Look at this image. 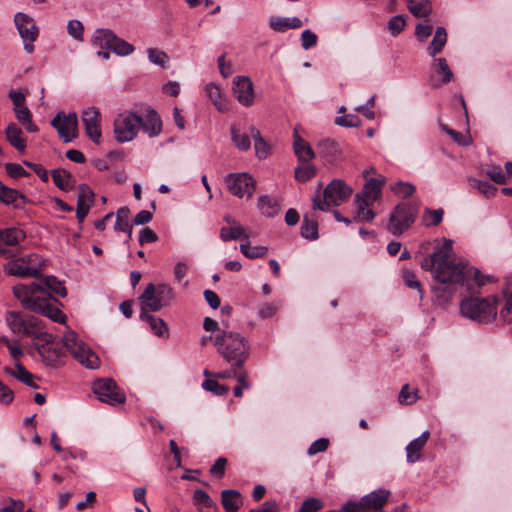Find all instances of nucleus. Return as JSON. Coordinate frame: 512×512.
<instances>
[{
	"mask_svg": "<svg viewBox=\"0 0 512 512\" xmlns=\"http://www.w3.org/2000/svg\"><path fill=\"white\" fill-rule=\"evenodd\" d=\"M420 266L430 271L438 282L432 288L437 303L447 305L456 293L455 285L463 284L466 268L462 261L456 259L452 241L445 239L441 246L421 260Z\"/></svg>",
	"mask_w": 512,
	"mask_h": 512,
	"instance_id": "f257e3e1",
	"label": "nucleus"
},
{
	"mask_svg": "<svg viewBox=\"0 0 512 512\" xmlns=\"http://www.w3.org/2000/svg\"><path fill=\"white\" fill-rule=\"evenodd\" d=\"M203 328L210 334L201 338V345L213 341L226 362H233L237 367L243 366L248 357V346L243 336L230 329L227 322H203Z\"/></svg>",
	"mask_w": 512,
	"mask_h": 512,
	"instance_id": "f03ea898",
	"label": "nucleus"
},
{
	"mask_svg": "<svg viewBox=\"0 0 512 512\" xmlns=\"http://www.w3.org/2000/svg\"><path fill=\"white\" fill-rule=\"evenodd\" d=\"M140 130L149 138L162 132V121L155 110L148 109L144 117L132 111H124L114 119L113 133L118 143L131 142Z\"/></svg>",
	"mask_w": 512,
	"mask_h": 512,
	"instance_id": "7ed1b4c3",
	"label": "nucleus"
},
{
	"mask_svg": "<svg viewBox=\"0 0 512 512\" xmlns=\"http://www.w3.org/2000/svg\"><path fill=\"white\" fill-rule=\"evenodd\" d=\"M41 323L42 322H9V327L13 332L32 337L34 346L46 365L55 367L61 362L64 356V350L59 343L55 342L57 336L44 330Z\"/></svg>",
	"mask_w": 512,
	"mask_h": 512,
	"instance_id": "20e7f679",
	"label": "nucleus"
},
{
	"mask_svg": "<svg viewBox=\"0 0 512 512\" xmlns=\"http://www.w3.org/2000/svg\"><path fill=\"white\" fill-rule=\"evenodd\" d=\"M386 183L383 175L367 179L361 192L354 199V221L371 222L376 216L374 204L382 195V187Z\"/></svg>",
	"mask_w": 512,
	"mask_h": 512,
	"instance_id": "39448f33",
	"label": "nucleus"
},
{
	"mask_svg": "<svg viewBox=\"0 0 512 512\" xmlns=\"http://www.w3.org/2000/svg\"><path fill=\"white\" fill-rule=\"evenodd\" d=\"M175 294L172 287L165 283H149L137 298L141 320H156L149 313L157 312L171 304ZM157 320H161L158 318Z\"/></svg>",
	"mask_w": 512,
	"mask_h": 512,
	"instance_id": "423d86ee",
	"label": "nucleus"
},
{
	"mask_svg": "<svg viewBox=\"0 0 512 512\" xmlns=\"http://www.w3.org/2000/svg\"><path fill=\"white\" fill-rule=\"evenodd\" d=\"M24 284L13 287L14 296L22 303V305L37 314H40L49 320H67V316L62 312L60 307L62 304L54 297H31Z\"/></svg>",
	"mask_w": 512,
	"mask_h": 512,
	"instance_id": "0eeeda50",
	"label": "nucleus"
},
{
	"mask_svg": "<svg viewBox=\"0 0 512 512\" xmlns=\"http://www.w3.org/2000/svg\"><path fill=\"white\" fill-rule=\"evenodd\" d=\"M497 304L498 298L496 296L468 297L461 301L460 312L463 317L471 320L495 319Z\"/></svg>",
	"mask_w": 512,
	"mask_h": 512,
	"instance_id": "6e6552de",
	"label": "nucleus"
},
{
	"mask_svg": "<svg viewBox=\"0 0 512 512\" xmlns=\"http://www.w3.org/2000/svg\"><path fill=\"white\" fill-rule=\"evenodd\" d=\"M63 344L71 355L83 366L89 369L98 368V356L79 338L76 332L68 330L62 338Z\"/></svg>",
	"mask_w": 512,
	"mask_h": 512,
	"instance_id": "1a4fd4ad",
	"label": "nucleus"
},
{
	"mask_svg": "<svg viewBox=\"0 0 512 512\" xmlns=\"http://www.w3.org/2000/svg\"><path fill=\"white\" fill-rule=\"evenodd\" d=\"M350 192V188L343 181L335 179L324 190L323 200L320 199L319 194L313 198V208L327 211L331 205L338 206L343 203L349 197Z\"/></svg>",
	"mask_w": 512,
	"mask_h": 512,
	"instance_id": "9d476101",
	"label": "nucleus"
},
{
	"mask_svg": "<svg viewBox=\"0 0 512 512\" xmlns=\"http://www.w3.org/2000/svg\"><path fill=\"white\" fill-rule=\"evenodd\" d=\"M93 392L99 401L112 406L122 404L126 400L124 391L120 389L111 378H103L95 381L93 383Z\"/></svg>",
	"mask_w": 512,
	"mask_h": 512,
	"instance_id": "9b49d317",
	"label": "nucleus"
},
{
	"mask_svg": "<svg viewBox=\"0 0 512 512\" xmlns=\"http://www.w3.org/2000/svg\"><path fill=\"white\" fill-rule=\"evenodd\" d=\"M415 221L414 209L406 204H398L389 218L388 230L395 236L401 235Z\"/></svg>",
	"mask_w": 512,
	"mask_h": 512,
	"instance_id": "f8f14e48",
	"label": "nucleus"
},
{
	"mask_svg": "<svg viewBox=\"0 0 512 512\" xmlns=\"http://www.w3.org/2000/svg\"><path fill=\"white\" fill-rule=\"evenodd\" d=\"M14 22L24 42V50L28 54H32L34 52L33 42L37 39L39 34L38 27L29 15L21 12L15 14Z\"/></svg>",
	"mask_w": 512,
	"mask_h": 512,
	"instance_id": "ddd939ff",
	"label": "nucleus"
},
{
	"mask_svg": "<svg viewBox=\"0 0 512 512\" xmlns=\"http://www.w3.org/2000/svg\"><path fill=\"white\" fill-rule=\"evenodd\" d=\"M225 183L230 193L239 198H251L256 189V181L248 173L229 174Z\"/></svg>",
	"mask_w": 512,
	"mask_h": 512,
	"instance_id": "4468645a",
	"label": "nucleus"
},
{
	"mask_svg": "<svg viewBox=\"0 0 512 512\" xmlns=\"http://www.w3.org/2000/svg\"><path fill=\"white\" fill-rule=\"evenodd\" d=\"M391 492L387 489H378L363 496L357 503L354 502V512H384Z\"/></svg>",
	"mask_w": 512,
	"mask_h": 512,
	"instance_id": "2eb2a0df",
	"label": "nucleus"
},
{
	"mask_svg": "<svg viewBox=\"0 0 512 512\" xmlns=\"http://www.w3.org/2000/svg\"><path fill=\"white\" fill-rule=\"evenodd\" d=\"M51 125L57 130L59 137L65 143H68L77 136L78 116L75 112L68 114L59 112L52 119Z\"/></svg>",
	"mask_w": 512,
	"mask_h": 512,
	"instance_id": "dca6fc26",
	"label": "nucleus"
},
{
	"mask_svg": "<svg viewBox=\"0 0 512 512\" xmlns=\"http://www.w3.org/2000/svg\"><path fill=\"white\" fill-rule=\"evenodd\" d=\"M430 68L429 84L431 87L440 88L454 80V74L445 58L433 57Z\"/></svg>",
	"mask_w": 512,
	"mask_h": 512,
	"instance_id": "f3484780",
	"label": "nucleus"
},
{
	"mask_svg": "<svg viewBox=\"0 0 512 512\" xmlns=\"http://www.w3.org/2000/svg\"><path fill=\"white\" fill-rule=\"evenodd\" d=\"M81 121L84 125L86 135L96 144L101 140V114L98 108L91 106L83 110Z\"/></svg>",
	"mask_w": 512,
	"mask_h": 512,
	"instance_id": "a211bd4d",
	"label": "nucleus"
},
{
	"mask_svg": "<svg viewBox=\"0 0 512 512\" xmlns=\"http://www.w3.org/2000/svg\"><path fill=\"white\" fill-rule=\"evenodd\" d=\"M233 94L243 106H251L254 102V90L250 78L237 76L233 81Z\"/></svg>",
	"mask_w": 512,
	"mask_h": 512,
	"instance_id": "6ab92c4d",
	"label": "nucleus"
},
{
	"mask_svg": "<svg viewBox=\"0 0 512 512\" xmlns=\"http://www.w3.org/2000/svg\"><path fill=\"white\" fill-rule=\"evenodd\" d=\"M5 271L12 276L21 278H40L42 277L41 266L25 265L24 260H11L5 266Z\"/></svg>",
	"mask_w": 512,
	"mask_h": 512,
	"instance_id": "aec40b11",
	"label": "nucleus"
},
{
	"mask_svg": "<svg viewBox=\"0 0 512 512\" xmlns=\"http://www.w3.org/2000/svg\"><path fill=\"white\" fill-rule=\"evenodd\" d=\"M78 190L76 217L79 222H82L88 215L91 206L94 204L95 194L86 184L79 185Z\"/></svg>",
	"mask_w": 512,
	"mask_h": 512,
	"instance_id": "412c9836",
	"label": "nucleus"
},
{
	"mask_svg": "<svg viewBox=\"0 0 512 512\" xmlns=\"http://www.w3.org/2000/svg\"><path fill=\"white\" fill-rule=\"evenodd\" d=\"M25 238V232L19 228L12 227L0 230V254L4 255L8 252L7 249L3 248V245L17 246L23 242Z\"/></svg>",
	"mask_w": 512,
	"mask_h": 512,
	"instance_id": "4be33fe9",
	"label": "nucleus"
},
{
	"mask_svg": "<svg viewBox=\"0 0 512 512\" xmlns=\"http://www.w3.org/2000/svg\"><path fill=\"white\" fill-rule=\"evenodd\" d=\"M430 437V432L428 430L422 432V434L412 440L407 446H406V459L408 463H415L421 458V451L423 450L424 446L426 445L428 439Z\"/></svg>",
	"mask_w": 512,
	"mask_h": 512,
	"instance_id": "5701e85b",
	"label": "nucleus"
},
{
	"mask_svg": "<svg viewBox=\"0 0 512 512\" xmlns=\"http://www.w3.org/2000/svg\"><path fill=\"white\" fill-rule=\"evenodd\" d=\"M317 150L328 162H334L342 153L339 143L330 138L320 140L317 144Z\"/></svg>",
	"mask_w": 512,
	"mask_h": 512,
	"instance_id": "b1692460",
	"label": "nucleus"
},
{
	"mask_svg": "<svg viewBox=\"0 0 512 512\" xmlns=\"http://www.w3.org/2000/svg\"><path fill=\"white\" fill-rule=\"evenodd\" d=\"M221 503L225 512H238L243 504V498L239 491L227 489L221 492Z\"/></svg>",
	"mask_w": 512,
	"mask_h": 512,
	"instance_id": "393cba45",
	"label": "nucleus"
},
{
	"mask_svg": "<svg viewBox=\"0 0 512 512\" xmlns=\"http://www.w3.org/2000/svg\"><path fill=\"white\" fill-rule=\"evenodd\" d=\"M5 135L7 141L13 146L17 151L23 152L26 149V139L23 137V131L20 127L17 126L14 122L8 124Z\"/></svg>",
	"mask_w": 512,
	"mask_h": 512,
	"instance_id": "a878e982",
	"label": "nucleus"
},
{
	"mask_svg": "<svg viewBox=\"0 0 512 512\" xmlns=\"http://www.w3.org/2000/svg\"><path fill=\"white\" fill-rule=\"evenodd\" d=\"M303 25L298 17H278L273 16L269 19V27L276 32H285L288 29H297Z\"/></svg>",
	"mask_w": 512,
	"mask_h": 512,
	"instance_id": "bb28decb",
	"label": "nucleus"
},
{
	"mask_svg": "<svg viewBox=\"0 0 512 512\" xmlns=\"http://www.w3.org/2000/svg\"><path fill=\"white\" fill-rule=\"evenodd\" d=\"M0 201L6 205H13L15 208H19L21 204L27 202V198L16 189L0 184Z\"/></svg>",
	"mask_w": 512,
	"mask_h": 512,
	"instance_id": "cd10ccee",
	"label": "nucleus"
},
{
	"mask_svg": "<svg viewBox=\"0 0 512 512\" xmlns=\"http://www.w3.org/2000/svg\"><path fill=\"white\" fill-rule=\"evenodd\" d=\"M293 148L300 162H310L315 158V152L310 144L301 138L297 132L294 133Z\"/></svg>",
	"mask_w": 512,
	"mask_h": 512,
	"instance_id": "c85d7f7f",
	"label": "nucleus"
},
{
	"mask_svg": "<svg viewBox=\"0 0 512 512\" xmlns=\"http://www.w3.org/2000/svg\"><path fill=\"white\" fill-rule=\"evenodd\" d=\"M115 34L109 29H98L92 37V44L100 49L110 50Z\"/></svg>",
	"mask_w": 512,
	"mask_h": 512,
	"instance_id": "c756f323",
	"label": "nucleus"
},
{
	"mask_svg": "<svg viewBox=\"0 0 512 512\" xmlns=\"http://www.w3.org/2000/svg\"><path fill=\"white\" fill-rule=\"evenodd\" d=\"M220 238L222 241L227 242L231 240H247L249 239L245 228L242 225L222 227L220 229Z\"/></svg>",
	"mask_w": 512,
	"mask_h": 512,
	"instance_id": "7c9ffc66",
	"label": "nucleus"
},
{
	"mask_svg": "<svg viewBox=\"0 0 512 512\" xmlns=\"http://www.w3.org/2000/svg\"><path fill=\"white\" fill-rule=\"evenodd\" d=\"M249 131H250L251 137L254 140V148H255L256 156L259 159L267 158L270 153V146L262 138V136L257 128H255L254 126H250Z\"/></svg>",
	"mask_w": 512,
	"mask_h": 512,
	"instance_id": "2f4dec72",
	"label": "nucleus"
},
{
	"mask_svg": "<svg viewBox=\"0 0 512 512\" xmlns=\"http://www.w3.org/2000/svg\"><path fill=\"white\" fill-rule=\"evenodd\" d=\"M447 42V32L444 27H438L435 31L433 40L429 47L427 48V52L431 57H435L439 54Z\"/></svg>",
	"mask_w": 512,
	"mask_h": 512,
	"instance_id": "473e14b6",
	"label": "nucleus"
},
{
	"mask_svg": "<svg viewBox=\"0 0 512 512\" xmlns=\"http://www.w3.org/2000/svg\"><path fill=\"white\" fill-rule=\"evenodd\" d=\"M257 206L264 216L270 218L277 215L279 211L277 201L268 195L260 196L258 198Z\"/></svg>",
	"mask_w": 512,
	"mask_h": 512,
	"instance_id": "72a5a7b5",
	"label": "nucleus"
},
{
	"mask_svg": "<svg viewBox=\"0 0 512 512\" xmlns=\"http://www.w3.org/2000/svg\"><path fill=\"white\" fill-rule=\"evenodd\" d=\"M54 184L62 191H68L73 188L72 175L65 169H54L52 171Z\"/></svg>",
	"mask_w": 512,
	"mask_h": 512,
	"instance_id": "f704fd0d",
	"label": "nucleus"
},
{
	"mask_svg": "<svg viewBox=\"0 0 512 512\" xmlns=\"http://www.w3.org/2000/svg\"><path fill=\"white\" fill-rule=\"evenodd\" d=\"M193 500L195 504L199 507L201 512H214L215 511V503L210 498L208 493L204 490H196L193 494Z\"/></svg>",
	"mask_w": 512,
	"mask_h": 512,
	"instance_id": "c9c22d12",
	"label": "nucleus"
},
{
	"mask_svg": "<svg viewBox=\"0 0 512 512\" xmlns=\"http://www.w3.org/2000/svg\"><path fill=\"white\" fill-rule=\"evenodd\" d=\"M407 9L415 17L421 18L427 17L431 13L432 6L430 1L428 0H421L419 2H416L414 0H407Z\"/></svg>",
	"mask_w": 512,
	"mask_h": 512,
	"instance_id": "e433bc0d",
	"label": "nucleus"
},
{
	"mask_svg": "<svg viewBox=\"0 0 512 512\" xmlns=\"http://www.w3.org/2000/svg\"><path fill=\"white\" fill-rule=\"evenodd\" d=\"M16 119L26 128L28 132H37L38 127L32 122V114L27 106L13 109Z\"/></svg>",
	"mask_w": 512,
	"mask_h": 512,
	"instance_id": "4c0bfd02",
	"label": "nucleus"
},
{
	"mask_svg": "<svg viewBox=\"0 0 512 512\" xmlns=\"http://www.w3.org/2000/svg\"><path fill=\"white\" fill-rule=\"evenodd\" d=\"M251 134L243 133L238 128L231 127V139L234 145L241 151H246L251 146Z\"/></svg>",
	"mask_w": 512,
	"mask_h": 512,
	"instance_id": "58836bf2",
	"label": "nucleus"
},
{
	"mask_svg": "<svg viewBox=\"0 0 512 512\" xmlns=\"http://www.w3.org/2000/svg\"><path fill=\"white\" fill-rule=\"evenodd\" d=\"M303 164L295 168V179L299 182H307L316 175V167L310 162H302Z\"/></svg>",
	"mask_w": 512,
	"mask_h": 512,
	"instance_id": "ea45409f",
	"label": "nucleus"
},
{
	"mask_svg": "<svg viewBox=\"0 0 512 512\" xmlns=\"http://www.w3.org/2000/svg\"><path fill=\"white\" fill-rule=\"evenodd\" d=\"M44 288L50 290L52 293L59 295L62 298L67 296V290L62 281L58 280L55 276H46L43 279Z\"/></svg>",
	"mask_w": 512,
	"mask_h": 512,
	"instance_id": "a19ab883",
	"label": "nucleus"
},
{
	"mask_svg": "<svg viewBox=\"0 0 512 512\" xmlns=\"http://www.w3.org/2000/svg\"><path fill=\"white\" fill-rule=\"evenodd\" d=\"M240 251L244 256L250 259L264 257L267 254V247L265 246H254L252 247L249 240L247 239L240 245Z\"/></svg>",
	"mask_w": 512,
	"mask_h": 512,
	"instance_id": "79ce46f5",
	"label": "nucleus"
},
{
	"mask_svg": "<svg viewBox=\"0 0 512 512\" xmlns=\"http://www.w3.org/2000/svg\"><path fill=\"white\" fill-rule=\"evenodd\" d=\"M301 236L308 240H316L318 238L317 222L305 216L301 225Z\"/></svg>",
	"mask_w": 512,
	"mask_h": 512,
	"instance_id": "37998d69",
	"label": "nucleus"
},
{
	"mask_svg": "<svg viewBox=\"0 0 512 512\" xmlns=\"http://www.w3.org/2000/svg\"><path fill=\"white\" fill-rule=\"evenodd\" d=\"M205 90H206L207 96L213 102V104L215 105V107L217 108L218 111L226 110V105L222 101L221 89L217 85H215L213 83H209L206 86Z\"/></svg>",
	"mask_w": 512,
	"mask_h": 512,
	"instance_id": "c03bdc74",
	"label": "nucleus"
},
{
	"mask_svg": "<svg viewBox=\"0 0 512 512\" xmlns=\"http://www.w3.org/2000/svg\"><path fill=\"white\" fill-rule=\"evenodd\" d=\"M469 183L471 187L476 189L486 198L494 196L497 191V188L495 186L486 181H481L475 178H469Z\"/></svg>",
	"mask_w": 512,
	"mask_h": 512,
	"instance_id": "a18cd8bd",
	"label": "nucleus"
},
{
	"mask_svg": "<svg viewBox=\"0 0 512 512\" xmlns=\"http://www.w3.org/2000/svg\"><path fill=\"white\" fill-rule=\"evenodd\" d=\"M391 191L399 198H408L415 192V186L410 182L398 181L390 186Z\"/></svg>",
	"mask_w": 512,
	"mask_h": 512,
	"instance_id": "49530a36",
	"label": "nucleus"
},
{
	"mask_svg": "<svg viewBox=\"0 0 512 512\" xmlns=\"http://www.w3.org/2000/svg\"><path fill=\"white\" fill-rule=\"evenodd\" d=\"M11 375L27 386L38 388L33 381V375L21 363L16 364V372H11Z\"/></svg>",
	"mask_w": 512,
	"mask_h": 512,
	"instance_id": "de8ad7c7",
	"label": "nucleus"
},
{
	"mask_svg": "<svg viewBox=\"0 0 512 512\" xmlns=\"http://www.w3.org/2000/svg\"><path fill=\"white\" fill-rule=\"evenodd\" d=\"M110 50L119 56H127L133 53L134 47L115 35V40H113Z\"/></svg>",
	"mask_w": 512,
	"mask_h": 512,
	"instance_id": "09e8293b",
	"label": "nucleus"
},
{
	"mask_svg": "<svg viewBox=\"0 0 512 512\" xmlns=\"http://www.w3.org/2000/svg\"><path fill=\"white\" fill-rule=\"evenodd\" d=\"M129 217L130 210L128 207L119 208L116 212V222L114 229L116 231H124L125 229H129Z\"/></svg>",
	"mask_w": 512,
	"mask_h": 512,
	"instance_id": "8fccbe9b",
	"label": "nucleus"
},
{
	"mask_svg": "<svg viewBox=\"0 0 512 512\" xmlns=\"http://www.w3.org/2000/svg\"><path fill=\"white\" fill-rule=\"evenodd\" d=\"M444 211L442 209H426L423 215L424 225L427 227L437 226L443 219Z\"/></svg>",
	"mask_w": 512,
	"mask_h": 512,
	"instance_id": "3c124183",
	"label": "nucleus"
},
{
	"mask_svg": "<svg viewBox=\"0 0 512 512\" xmlns=\"http://www.w3.org/2000/svg\"><path fill=\"white\" fill-rule=\"evenodd\" d=\"M402 280L403 283L411 289H416L420 295V298H422V289H421V283L417 279L415 273L409 269H403L402 271Z\"/></svg>",
	"mask_w": 512,
	"mask_h": 512,
	"instance_id": "603ef678",
	"label": "nucleus"
},
{
	"mask_svg": "<svg viewBox=\"0 0 512 512\" xmlns=\"http://www.w3.org/2000/svg\"><path fill=\"white\" fill-rule=\"evenodd\" d=\"M406 27V17L404 15H396L388 21V30L392 36L399 35Z\"/></svg>",
	"mask_w": 512,
	"mask_h": 512,
	"instance_id": "864d4df0",
	"label": "nucleus"
},
{
	"mask_svg": "<svg viewBox=\"0 0 512 512\" xmlns=\"http://www.w3.org/2000/svg\"><path fill=\"white\" fill-rule=\"evenodd\" d=\"M418 397V390L417 389H411L408 384H405L399 393V402L402 404L411 405L414 404Z\"/></svg>",
	"mask_w": 512,
	"mask_h": 512,
	"instance_id": "5fc2aeb1",
	"label": "nucleus"
},
{
	"mask_svg": "<svg viewBox=\"0 0 512 512\" xmlns=\"http://www.w3.org/2000/svg\"><path fill=\"white\" fill-rule=\"evenodd\" d=\"M202 387L206 391H210L215 395L221 396L228 393L229 388L225 385L219 384L215 379L207 378L203 383Z\"/></svg>",
	"mask_w": 512,
	"mask_h": 512,
	"instance_id": "6e6d98bb",
	"label": "nucleus"
},
{
	"mask_svg": "<svg viewBox=\"0 0 512 512\" xmlns=\"http://www.w3.org/2000/svg\"><path fill=\"white\" fill-rule=\"evenodd\" d=\"M324 508V502L315 497L307 498L297 512H318Z\"/></svg>",
	"mask_w": 512,
	"mask_h": 512,
	"instance_id": "4d7b16f0",
	"label": "nucleus"
},
{
	"mask_svg": "<svg viewBox=\"0 0 512 512\" xmlns=\"http://www.w3.org/2000/svg\"><path fill=\"white\" fill-rule=\"evenodd\" d=\"M0 512H35L32 509H26L22 500L9 498L7 503L0 508Z\"/></svg>",
	"mask_w": 512,
	"mask_h": 512,
	"instance_id": "13d9d810",
	"label": "nucleus"
},
{
	"mask_svg": "<svg viewBox=\"0 0 512 512\" xmlns=\"http://www.w3.org/2000/svg\"><path fill=\"white\" fill-rule=\"evenodd\" d=\"M503 296L505 298V305L501 310V315L503 318L512 320V287L507 286L503 290Z\"/></svg>",
	"mask_w": 512,
	"mask_h": 512,
	"instance_id": "bf43d9fd",
	"label": "nucleus"
},
{
	"mask_svg": "<svg viewBox=\"0 0 512 512\" xmlns=\"http://www.w3.org/2000/svg\"><path fill=\"white\" fill-rule=\"evenodd\" d=\"M147 53L150 62H152L153 64L164 67L168 62L167 54L161 50L150 48L148 49Z\"/></svg>",
	"mask_w": 512,
	"mask_h": 512,
	"instance_id": "052dcab7",
	"label": "nucleus"
},
{
	"mask_svg": "<svg viewBox=\"0 0 512 512\" xmlns=\"http://www.w3.org/2000/svg\"><path fill=\"white\" fill-rule=\"evenodd\" d=\"M5 170L7 174L14 179L27 177L30 175L29 172H27L20 164L17 163H6Z\"/></svg>",
	"mask_w": 512,
	"mask_h": 512,
	"instance_id": "680f3d73",
	"label": "nucleus"
},
{
	"mask_svg": "<svg viewBox=\"0 0 512 512\" xmlns=\"http://www.w3.org/2000/svg\"><path fill=\"white\" fill-rule=\"evenodd\" d=\"M487 176L497 184H504L506 182V174L500 166H489L486 170Z\"/></svg>",
	"mask_w": 512,
	"mask_h": 512,
	"instance_id": "e2e57ef3",
	"label": "nucleus"
},
{
	"mask_svg": "<svg viewBox=\"0 0 512 512\" xmlns=\"http://www.w3.org/2000/svg\"><path fill=\"white\" fill-rule=\"evenodd\" d=\"M153 334L160 338L169 337V329L166 322H147Z\"/></svg>",
	"mask_w": 512,
	"mask_h": 512,
	"instance_id": "0e129e2a",
	"label": "nucleus"
},
{
	"mask_svg": "<svg viewBox=\"0 0 512 512\" xmlns=\"http://www.w3.org/2000/svg\"><path fill=\"white\" fill-rule=\"evenodd\" d=\"M83 30L84 27L82 23L78 20H70L67 25L68 33L76 40L83 39Z\"/></svg>",
	"mask_w": 512,
	"mask_h": 512,
	"instance_id": "69168bd1",
	"label": "nucleus"
},
{
	"mask_svg": "<svg viewBox=\"0 0 512 512\" xmlns=\"http://www.w3.org/2000/svg\"><path fill=\"white\" fill-rule=\"evenodd\" d=\"M328 445L329 440L327 438H319L309 446L307 454L313 456L318 453L324 452L327 450Z\"/></svg>",
	"mask_w": 512,
	"mask_h": 512,
	"instance_id": "338daca9",
	"label": "nucleus"
},
{
	"mask_svg": "<svg viewBox=\"0 0 512 512\" xmlns=\"http://www.w3.org/2000/svg\"><path fill=\"white\" fill-rule=\"evenodd\" d=\"M317 43V35L309 29H306L301 34L302 47L307 50Z\"/></svg>",
	"mask_w": 512,
	"mask_h": 512,
	"instance_id": "774afa93",
	"label": "nucleus"
}]
</instances>
